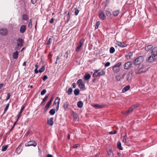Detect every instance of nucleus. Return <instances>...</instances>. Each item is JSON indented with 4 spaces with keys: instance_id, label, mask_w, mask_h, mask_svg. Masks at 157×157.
Listing matches in <instances>:
<instances>
[{
    "instance_id": "1",
    "label": "nucleus",
    "mask_w": 157,
    "mask_h": 157,
    "mask_svg": "<svg viewBox=\"0 0 157 157\" xmlns=\"http://www.w3.org/2000/svg\"><path fill=\"white\" fill-rule=\"evenodd\" d=\"M94 72L93 75V77H99L101 75H103L105 74V72L103 70H94Z\"/></svg>"
},
{
    "instance_id": "2",
    "label": "nucleus",
    "mask_w": 157,
    "mask_h": 157,
    "mask_svg": "<svg viewBox=\"0 0 157 157\" xmlns=\"http://www.w3.org/2000/svg\"><path fill=\"white\" fill-rule=\"evenodd\" d=\"M148 69L147 67L144 66H142L141 67H139L137 69L136 71V73L137 74H140L142 72H144L146 71Z\"/></svg>"
},
{
    "instance_id": "3",
    "label": "nucleus",
    "mask_w": 157,
    "mask_h": 157,
    "mask_svg": "<svg viewBox=\"0 0 157 157\" xmlns=\"http://www.w3.org/2000/svg\"><path fill=\"white\" fill-rule=\"evenodd\" d=\"M121 65L120 62L116 63L113 67V70L114 73H117L120 71L119 67Z\"/></svg>"
},
{
    "instance_id": "4",
    "label": "nucleus",
    "mask_w": 157,
    "mask_h": 157,
    "mask_svg": "<svg viewBox=\"0 0 157 157\" xmlns=\"http://www.w3.org/2000/svg\"><path fill=\"white\" fill-rule=\"evenodd\" d=\"M143 57L139 56L133 61V64L135 65H139L143 62Z\"/></svg>"
},
{
    "instance_id": "5",
    "label": "nucleus",
    "mask_w": 157,
    "mask_h": 157,
    "mask_svg": "<svg viewBox=\"0 0 157 157\" xmlns=\"http://www.w3.org/2000/svg\"><path fill=\"white\" fill-rule=\"evenodd\" d=\"M137 107V106L135 105H133L132 107H131L129 109L126 111H123L122 112V113L124 115H127L129 113L131 112L132 111V110L136 108Z\"/></svg>"
},
{
    "instance_id": "6",
    "label": "nucleus",
    "mask_w": 157,
    "mask_h": 157,
    "mask_svg": "<svg viewBox=\"0 0 157 157\" xmlns=\"http://www.w3.org/2000/svg\"><path fill=\"white\" fill-rule=\"evenodd\" d=\"M36 144H37L36 142L33 140H31L25 143V145L26 147H29L30 146L35 147L36 145Z\"/></svg>"
},
{
    "instance_id": "7",
    "label": "nucleus",
    "mask_w": 157,
    "mask_h": 157,
    "mask_svg": "<svg viewBox=\"0 0 157 157\" xmlns=\"http://www.w3.org/2000/svg\"><path fill=\"white\" fill-rule=\"evenodd\" d=\"M60 102V98L59 97H57L53 103V105H56L57 104L56 106V110L57 111L59 108V104Z\"/></svg>"
},
{
    "instance_id": "8",
    "label": "nucleus",
    "mask_w": 157,
    "mask_h": 157,
    "mask_svg": "<svg viewBox=\"0 0 157 157\" xmlns=\"http://www.w3.org/2000/svg\"><path fill=\"white\" fill-rule=\"evenodd\" d=\"M77 83L80 89H83L85 87V85L83 83L82 80L81 79H79L78 80L77 82Z\"/></svg>"
},
{
    "instance_id": "9",
    "label": "nucleus",
    "mask_w": 157,
    "mask_h": 157,
    "mask_svg": "<svg viewBox=\"0 0 157 157\" xmlns=\"http://www.w3.org/2000/svg\"><path fill=\"white\" fill-rule=\"evenodd\" d=\"M157 59V56H154L151 54V56L149 57L148 61L149 62H152Z\"/></svg>"
},
{
    "instance_id": "10",
    "label": "nucleus",
    "mask_w": 157,
    "mask_h": 157,
    "mask_svg": "<svg viewBox=\"0 0 157 157\" xmlns=\"http://www.w3.org/2000/svg\"><path fill=\"white\" fill-rule=\"evenodd\" d=\"M132 64V62H128L126 63L124 65V68L125 69H128L131 67Z\"/></svg>"
},
{
    "instance_id": "11",
    "label": "nucleus",
    "mask_w": 157,
    "mask_h": 157,
    "mask_svg": "<svg viewBox=\"0 0 157 157\" xmlns=\"http://www.w3.org/2000/svg\"><path fill=\"white\" fill-rule=\"evenodd\" d=\"M7 32L6 29L3 28L0 30V34L2 36L6 35L7 34Z\"/></svg>"
},
{
    "instance_id": "12",
    "label": "nucleus",
    "mask_w": 157,
    "mask_h": 157,
    "mask_svg": "<svg viewBox=\"0 0 157 157\" xmlns=\"http://www.w3.org/2000/svg\"><path fill=\"white\" fill-rule=\"evenodd\" d=\"M26 30V26L25 25H21L20 29V32L21 33H25Z\"/></svg>"
},
{
    "instance_id": "13",
    "label": "nucleus",
    "mask_w": 157,
    "mask_h": 157,
    "mask_svg": "<svg viewBox=\"0 0 157 157\" xmlns=\"http://www.w3.org/2000/svg\"><path fill=\"white\" fill-rule=\"evenodd\" d=\"M24 41L23 39L21 38H18L17 40V44L18 45H21V47L23 45Z\"/></svg>"
},
{
    "instance_id": "14",
    "label": "nucleus",
    "mask_w": 157,
    "mask_h": 157,
    "mask_svg": "<svg viewBox=\"0 0 157 157\" xmlns=\"http://www.w3.org/2000/svg\"><path fill=\"white\" fill-rule=\"evenodd\" d=\"M54 118L53 117L50 118L49 120H48L47 123L50 126H52L54 123Z\"/></svg>"
},
{
    "instance_id": "15",
    "label": "nucleus",
    "mask_w": 157,
    "mask_h": 157,
    "mask_svg": "<svg viewBox=\"0 0 157 157\" xmlns=\"http://www.w3.org/2000/svg\"><path fill=\"white\" fill-rule=\"evenodd\" d=\"M99 17L100 19L104 20L105 18V15L102 12H101L99 13Z\"/></svg>"
},
{
    "instance_id": "16",
    "label": "nucleus",
    "mask_w": 157,
    "mask_h": 157,
    "mask_svg": "<svg viewBox=\"0 0 157 157\" xmlns=\"http://www.w3.org/2000/svg\"><path fill=\"white\" fill-rule=\"evenodd\" d=\"M151 54L154 56H157V47L154 48L152 50L151 52Z\"/></svg>"
},
{
    "instance_id": "17",
    "label": "nucleus",
    "mask_w": 157,
    "mask_h": 157,
    "mask_svg": "<svg viewBox=\"0 0 157 157\" xmlns=\"http://www.w3.org/2000/svg\"><path fill=\"white\" fill-rule=\"evenodd\" d=\"M117 45L119 46L120 47L122 48L125 47L127 45V44L124 42H118Z\"/></svg>"
},
{
    "instance_id": "18",
    "label": "nucleus",
    "mask_w": 157,
    "mask_h": 157,
    "mask_svg": "<svg viewBox=\"0 0 157 157\" xmlns=\"http://www.w3.org/2000/svg\"><path fill=\"white\" fill-rule=\"evenodd\" d=\"M19 54L18 52L16 51L14 52L13 54V58L14 59H17L18 58Z\"/></svg>"
},
{
    "instance_id": "19",
    "label": "nucleus",
    "mask_w": 157,
    "mask_h": 157,
    "mask_svg": "<svg viewBox=\"0 0 157 157\" xmlns=\"http://www.w3.org/2000/svg\"><path fill=\"white\" fill-rule=\"evenodd\" d=\"M132 78V74L129 72L126 76V79L128 81H129L131 80Z\"/></svg>"
},
{
    "instance_id": "20",
    "label": "nucleus",
    "mask_w": 157,
    "mask_h": 157,
    "mask_svg": "<svg viewBox=\"0 0 157 157\" xmlns=\"http://www.w3.org/2000/svg\"><path fill=\"white\" fill-rule=\"evenodd\" d=\"M130 88V86L129 85H128L124 87L122 90V93H124L126 91L128 90Z\"/></svg>"
},
{
    "instance_id": "21",
    "label": "nucleus",
    "mask_w": 157,
    "mask_h": 157,
    "mask_svg": "<svg viewBox=\"0 0 157 157\" xmlns=\"http://www.w3.org/2000/svg\"><path fill=\"white\" fill-rule=\"evenodd\" d=\"M22 147L21 144L19 145V146L16 149L15 151L17 152L18 154L20 153L22 149H21Z\"/></svg>"
},
{
    "instance_id": "22",
    "label": "nucleus",
    "mask_w": 157,
    "mask_h": 157,
    "mask_svg": "<svg viewBox=\"0 0 157 157\" xmlns=\"http://www.w3.org/2000/svg\"><path fill=\"white\" fill-rule=\"evenodd\" d=\"M51 104V103H50V102H48V103H47L46 105V106L44 108V112H46L48 110V109L49 107L50 106Z\"/></svg>"
},
{
    "instance_id": "23",
    "label": "nucleus",
    "mask_w": 157,
    "mask_h": 157,
    "mask_svg": "<svg viewBox=\"0 0 157 157\" xmlns=\"http://www.w3.org/2000/svg\"><path fill=\"white\" fill-rule=\"evenodd\" d=\"M77 105L78 108H81L83 105V103L82 101H79L78 102Z\"/></svg>"
},
{
    "instance_id": "24",
    "label": "nucleus",
    "mask_w": 157,
    "mask_h": 157,
    "mask_svg": "<svg viewBox=\"0 0 157 157\" xmlns=\"http://www.w3.org/2000/svg\"><path fill=\"white\" fill-rule=\"evenodd\" d=\"M25 108V106L24 105H23L22 106L21 108V109L19 112L18 115L17 116H18L19 117H21V114L22 113L23 110H24V109Z\"/></svg>"
},
{
    "instance_id": "25",
    "label": "nucleus",
    "mask_w": 157,
    "mask_h": 157,
    "mask_svg": "<svg viewBox=\"0 0 157 157\" xmlns=\"http://www.w3.org/2000/svg\"><path fill=\"white\" fill-rule=\"evenodd\" d=\"M132 56V53L130 52L125 56L126 58L127 59H130Z\"/></svg>"
},
{
    "instance_id": "26",
    "label": "nucleus",
    "mask_w": 157,
    "mask_h": 157,
    "mask_svg": "<svg viewBox=\"0 0 157 157\" xmlns=\"http://www.w3.org/2000/svg\"><path fill=\"white\" fill-rule=\"evenodd\" d=\"M90 75L89 74H85L84 76L85 80H89L90 78Z\"/></svg>"
},
{
    "instance_id": "27",
    "label": "nucleus",
    "mask_w": 157,
    "mask_h": 157,
    "mask_svg": "<svg viewBox=\"0 0 157 157\" xmlns=\"http://www.w3.org/2000/svg\"><path fill=\"white\" fill-rule=\"evenodd\" d=\"M79 93V90L78 89H76L74 90V94L75 95H78Z\"/></svg>"
},
{
    "instance_id": "28",
    "label": "nucleus",
    "mask_w": 157,
    "mask_h": 157,
    "mask_svg": "<svg viewBox=\"0 0 157 157\" xmlns=\"http://www.w3.org/2000/svg\"><path fill=\"white\" fill-rule=\"evenodd\" d=\"M117 147L121 150H122L123 148L121 146V144L120 142H118L117 144Z\"/></svg>"
},
{
    "instance_id": "29",
    "label": "nucleus",
    "mask_w": 157,
    "mask_h": 157,
    "mask_svg": "<svg viewBox=\"0 0 157 157\" xmlns=\"http://www.w3.org/2000/svg\"><path fill=\"white\" fill-rule=\"evenodd\" d=\"M119 10H115L113 12V14L115 16H117L119 13Z\"/></svg>"
},
{
    "instance_id": "30",
    "label": "nucleus",
    "mask_w": 157,
    "mask_h": 157,
    "mask_svg": "<svg viewBox=\"0 0 157 157\" xmlns=\"http://www.w3.org/2000/svg\"><path fill=\"white\" fill-rule=\"evenodd\" d=\"M28 18V17L27 15L25 14H24L22 15V19L23 20L26 21Z\"/></svg>"
},
{
    "instance_id": "31",
    "label": "nucleus",
    "mask_w": 157,
    "mask_h": 157,
    "mask_svg": "<svg viewBox=\"0 0 157 157\" xmlns=\"http://www.w3.org/2000/svg\"><path fill=\"white\" fill-rule=\"evenodd\" d=\"M32 26V19H31L28 23V27L29 29H31Z\"/></svg>"
},
{
    "instance_id": "32",
    "label": "nucleus",
    "mask_w": 157,
    "mask_h": 157,
    "mask_svg": "<svg viewBox=\"0 0 157 157\" xmlns=\"http://www.w3.org/2000/svg\"><path fill=\"white\" fill-rule=\"evenodd\" d=\"M68 107V103L67 102H66L63 105V108L66 110Z\"/></svg>"
},
{
    "instance_id": "33",
    "label": "nucleus",
    "mask_w": 157,
    "mask_h": 157,
    "mask_svg": "<svg viewBox=\"0 0 157 157\" xmlns=\"http://www.w3.org/2000/svg\"><path fill=\"white\" fill-rule=\"evenodd\" d=\"M122 141V142L124 143H126L127 142V136L126 135L124 136Z\"/></svg>"
},
{
    "instance_id": "34",
    "label": "nucleus",
    "mask_w": 157,
    "mask_h": 157,
    "mask_svg": "<svg viewBox=\"0 0 157 157\" xmlns=\"http://www.w3.org/2000/svg\"><path fill=\"white\" fill-rule=\"evenodd\" d=\"M85 40V39L84 38H82L81 40H80L79 42L80 45L81 46H82L83 44H84V41Z\"/></svg>"
},
{
    "instance_id": "35",
    "label": "nucleus",
    "mask_w": 157,
    "mask_h": 157,
    "mask_svg": "<svg viewBox=\"0 0 157 157\" xmlns=\"http://www.w3.org/2000/svg\"><path fill=\"white\" fill-rule=\"evenodd\" d=\"M152 48V46L151 45H149L145 48L146 51H148L150 49Z\"/></svg>"
},
{
    "instance_id": "36",
    "label": "nucleus",
    "mask_w": 157,
    "mask_h": 157,
    "mask_svg": "<svg viewBox=\"0 0 157 157\" xmlns=\"http://www.w3.org/2000/svg\"><path fill=\"white\" fill-rule=\"evenodd\" d=\"M55 113V110L54 109H52L49 112V113L51 115H54Z\"/></svg>"
},
{
    "instance_id": "37",
    "label": "nucleus",
    "mask_w": 157,
    "mask_h": 157,
    "mask_svg": "<svg viewBox=\"0 0 157 157\" xmlns=\"http://www.w3.org/2000/svg\"><path fill=\"white\" fill-rule=\"evenodd\" d=\"M115 51V49L114 47H111L109 50V52L110 53H113Z\"/></svg>"
},
{
    "instance_id": "38",
    "label": "nucleus",
    "mask_w": 157,
    "mask_h": 157,
    "mask_svg": "<svg viewBox=\"0 0 157 157\" xmlns=\"http://www.w3.org/2000/svg\"><path fill=\"white\" fill-rule=\"evenodd\" d=\"M100 24V22L99 21H97L96 23L95 29H97L98 28L99 25Z\"/></svg>"
},
{
    "instance_id": "39",
    "label": "nucleus",
    "mask_w": 157,
    "mask_h": 157,
    "mask_svg": "<svg viewBox=\"0 0 157 157\" xmlns=\"http://www.w3.org/2000/svg\"><path fill=\"white\" fill-rule=\"evenodd\" d=\"M45 70V67L43 66L39 70V72L40 73L43 72Z\"/></svg>"
},
{
    "instance_id": "40",
    "label": "nucleus",
    "mask_w": 157,
    "mask_h": 157,
    "mask_svg": "<svg viewBox=\"0 0 157 157\" xmlns=\"http://www.w3.org/2000/svg\"><path fill=\"white\" fill-rule=\"evenodd\" d=\"M72 92V89L71 88H69L68 91H67V94L68 95H71Z\"/></svg>"
},
{
    "instance_id": "41",
    "label": "nucleus",
    "mask_w": 157,
    "mask_h": 157,
    "mask_svg": "<svg viewBox=\"0 0 157 157\" xmlns=\"http://www.w3.org/2000/svg\"><path fill=\"white\" fill-rule=\"evenodd\" d=\"M116 80L118 81H120L121 79V76L120 75L116 76L115 77Z\"/></svg>"
},
{
    "instance_id": "42",
    "label": "nucleus",
    "mask_w": 157,
    "mask_h": 157,
    "mask_svg": "<svg viewBox=\"0 0 157 157\" xmlns=\"http://www.w3.org/2000/svg\"><path fill=\"white\" fill-rule=\"evenodd\" d=\"M52 39L51 38H49V40L47 41V44L48 45H50L52 42Z\"/></svg>"
},
{
    "instance_id": "43",
    "label": "nucleus",
    "mask_w": 157,
    "mask_h": 157,
    "mask_svg": "<svg viewBox=\"0 0 157 157\" xmlns=\"http://www.w3.org/2000/svg\"><path fill=\"white\" fill-rule=\"evenodd\" d=\"M94 107L96 108H98V109L102 108V105H99L98 104H96V105H94Z\"/></svg>"
},
{
    "instance_id": "44",
    "label": "nucleus",
    "mask_w": 157,
    "mask_h": 157,
    "mask_svg": "<svg viewBox=\"0 0 157 157\" xmlns=\"http://www.w3.org/2000/svg\"><path fill=\"white\" fill-rule=\"evenodd\" d=\"M46 90L45 89H44L41 92L40 94L42 95H44L46 93Z\"/></svg>"
},
{
    "instance_id": "45",
    "label": "nucleus",
    "mask_w": 157,
    "mask_h": 157,
    "mask_svg": "<svg viewBox=\"0 0 157 157\" xmlns=\"http://www.w3.org/2000/svg\"><path fill=\"white\" fill-rule=\"evenodd\" d=\"M9 104L8 103L6 105V107H5V109H4V112H6L7 110H8V109L9 108Z\"/></svg>"
},
{
    "instance_id": "46",
    "label": "nucleus",
    "mask_w": 157,
    "mask_h": 157,
    "mask_svg": "<svg viewBox=\"0 0 157 157\" xmlns=\"http://www.w3.org/2000/svg\"><path fill=\"white\" fill-rule=\"evenodd\" d=\"M66 16L67 17V22H68L69 21L70 19V16H69V13H68L67 15Z\"/></svg>"
},
{
    "instance_id": "47",
    "label": "nucleus",
    "mask_w": 157,
    "mask_h": 157,
    "mask_svg": "<svg viewBox=\"0 0 157 157\" xmlns=\"http://www.w3.org/2000/svg\"><path fill=\"white\" fill-rule=\"evenodd\" d=\"M66 16L67 17V22H68L69 21L70 19V16H69V13H68L67 15Z\"/></svg>"
},
{
    "instance_id": "48",
    "label": "nucleus",
    "mask_w": 157,
    "mask_h": 157,
    "mask_svg": "<svg viewBox=\"0 0 157 157\" xmlns=\"http://www.w3.org/2000/svg\"><path fill=\"white\" fill-rule=\"evenodd\" d=\"M82 47V46H80V45L78 46L76 48V52H78L81 48Z\"/></svg>"
},
{
    "instance_id": "49",
    "label": "nucleus",
    "mask_w": 157,
    "mask_h": 157,
    "mask_svg": "<svg viewBox=\"0 0 157 157\" xmlns=\"http://www.w3.org/2000/svg\"><path fill=\"white\" fill-rule=\"evenodd\" d=\"M8 146H5L4 147H3L2 150V151H5L7 148Z\"/></svg>"
},
{
    "instance_id": "50",
    "label": "nucleus",
    "mask_w": 157,
    "mask_h": 157,
    "mask_svg": "<svg viewBox=\"0 0 157 157\" xmlns=\"http://www.w3.org/2000/svg\"><path fill=\"white\" fill-rule=\"evenodd\" d=\"M117 132L116 131H112L109 132L110 134L112 135L117 133Z\"/></svg>"
},
{
    "instance_id": "51",
    "label": "nucleus",
    "mask_w": 157,
    "mask_h": 157,
    "mask_svg": "<svg viewBox=\"0 0 157 157\" xmlns=\"http://www.w3.org/2000/svg\"><path fill=\"white\" fill-rule=\"evenodd\" d=\"M79 10L78 9H75V15L76 16L79 13Z\"/></svg>"
},
{
    "instance_id": "52",
    "label": "nucleus",
    "mask_w": 157,
    "mask_h": 157,
    "mask_svg": "<svg viewBox=\"0 0 157 157\" xmlns=\"http://www.w3.org/2000/svg\"><path fill=\"white\" fill-rule=\"evenodd\" d=\"M110 63L109 62H108L105 63V67H108L110 65Z\"/></svg>"
},
{
    "instance_id": "53",
    "label": "nucleus",
    "mask_w": 157,
    "mask_h": 157,
    "mask_svg": "<svg viewBox=\"0 0 157 157\" xmlns=\"http://www.w3.org/2000/svg\"><path fill=\"white\" fill-rule=\"evenodd\" d=\"M108 153L109 155H111L112 153V150L110 149H109L108 151Z\"/></svg>"
},
{
    "instance_id": "54",
    "label": "nucleus",
    "mask_w": 157,
    "mask_h": 157,
    "mask_svg": "<svg viewBox=\"0 0 157 157\" xmlns=\"http://www.w3.org/2000/svg\"><path fill=\"white\" fill-rule=\"evenodd\" d=\"M48 78V77L47 75H45L44 76L43 78V81H45Z\"/></svg>"
},
{
    "instance_id": "55",
    "label": "nucleus",
    "mask_w": 157,
    "mask_h": 157,
    "mask_svg": "<svg viewBox=\"0 0 157 157\" xmlns=\"http://www.w3.org/2000/svg\"><path fill=\"white\" fill-rule=\"evenodd\" d=\"M54 19L53 18H52L49 21V22L50 23L52 24L54 22Z\"/></svg>"
},
{
    "instance_id": "56",
    "label": "nucleus",
    "mask_w": 157,
    "mask_h": 157,
    "mask_svg": "<svg viewBox=\"0 0 157 157\" xmlns=\"http://www.w3.org/2000/svg\"><path fill=\"white\" fill-rule=\"evenodd\" d=\"M48 95H46L44 98L43 99V101H46L47 99L48 98Z\"/></svg>"
},
{
    "instance_id": "57",
    "label": "nucleus",
    "mask_w": 157,
    "mask_h": 157,
    "mask_svg": "<svg viewBox=\"0 0 157 157\" xmlns=\"http://www.w3.org/2000/svg\"><path fill=\"white\" fill-rule=\"evenodd\" d=\"M10 93H9L7 94V97L6 99V100H8L10 98Z\"/></svg>"
},
{
    "instance_id": "58",
    "label": "nucleus",
    "mask_w": 157,
    "mask_h": 157,
    "mask_svg": "<svg viewBox=\"0 0 157 157\" xmlns=\"http://www.w3.org/2000/svg\"><path fill=\"white\" fill-rule=\"evenodd\" d=\"M16 124V122H15L14 123V124H13V126H12V127H11V129H10V131H12V129H13V128H14V126H15V124Z\"/></svg>"
},
{
    "instance_id": "59",
    "label": "nucleus",
    "mask_w": 157,
    "mask_h": 157,
    "mask_svg": "<svg viewBox=\"0 0 157 157\" xmlns=\"http://www.w3.org/2000/svg\"><path fill=\"white\" fill-rule=\"evenodd\" d=\"M20 47H21V45H18L17 44V45L15 47V50H17Z\"/></svg>"
},
{
    "instance_id": "60",
    "label": "nucleus",
    "mask_w": 157,
    "mask_h": 157,
    "mask_svg": "<svg viewBox=\"0 0 157 157\" xmlns=\"http://www.w3.org/2000/svg\"><path fill=\"white\" fill-rule=\"evenodd\" d=\"M31 3L33 4H34L36 2V0H31Z\"/></svg>"
},
{
    "instance_id": "61",
    "label": "nucleus",
    "mask_w": 157,
    "mask_h": 157,
    "mask_svg": "<svg viewBox=\"0 0 157 157\" xmlns=\"http://www.w3.org/2000/svg\"><path fill=\"white\" fill-rule=\"evenodd\" d=\"M126 75V74L125 73H124L121 76V79H123L125 77V75Z\"/></svg>"
},
{
    "instance_id": "62",
    "label": "nucleus",
    "mask_w": 157,
    "mask_h": 157,
    "mask_svg": "<svg viewBox=\"0 0 157 157\" xmlns=\"http://www.w3.org/2000/svg\"><path fill=\"white\" fill-rule=\"evenodd\" d=\"M78 144H75L73 146V148H76L78 147Z\"/></svg>"
},
{
    "instance_id": "63",
    "label": "nucleus",
    "mask_w": 157,
    "mask_h": 157,
    "mask_svg": "<svg viewBox=\"0 0 157 157\" xmlns=\"http://www.w3.org/2000/svg\"><path fill=\"white\" fill-rule=\"evenodd\" d=\"M76 84L75 83H72V86L74 88H75L76 87Z\"/></svg>"
},
{
    "instance_id": "64",
    "label": "nucleus",
    "mask_w": 157,
    "mask_h": 157,
    "mask_svg": "<svg viewBox=\"0 0 157 157\" xmlns=\"http://www.w3.org/2000/svg\"><path fill=\"white\" fill-rule=\"evenodd\" d=\"M34 71H35V73L36 74H37L38 72L39 71H38L37 70V69L36 68H35L34 70Z\"/></svg>"
}]
</instances>
